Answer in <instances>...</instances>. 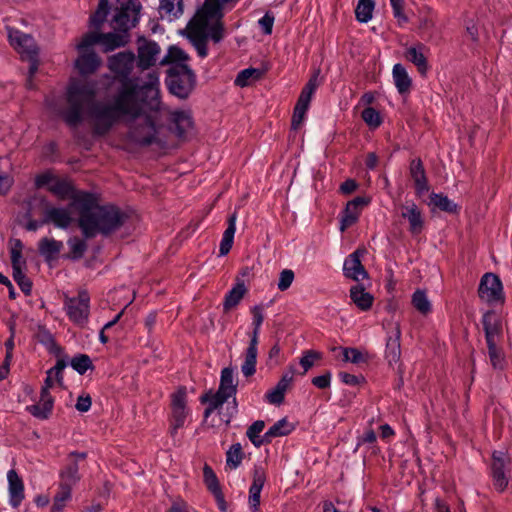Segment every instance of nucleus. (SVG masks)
I'll return each instance as SVG.
<instances>
[{
  "mask_svg": "<svg viewBox=\"0 0 512 512\" xmlns=\"http://www.w3.org/2000/svg\"><path fill=\"white\" fill-rule=\"evenodd\" d=\"M169 115L179 137L187 134L193 126L187 111L169 112L160 100V81L156 72H149L147 81L135 83L125 81L112 102H99L89 110L90 124L96 135H105L121 119L136 120L144 114Z\"/></svg>",
  "mask_w": 512,
  "mask_h": 512,
  "instance_id": "nucleus-1",
  "label": "nucleus"
},
{
  "mask_svg": "<svg viewBox=\"0 0 512 512\" xmlns=\"http://www.w3.org/2000/svg\"><path fill=\"white\" fill-rule=\"evenodd\" d=\"M49 191L60 200H71L70 207L77 212L78 226L86 238L108 235L119 229L126 215L113 205H99L96 195L76 191L67 179L56 178Z\"/></svg>",
  "mask_w": 512,
  "mask_h": 512,
  "instance_id": "nucleus-2",
  "label": "nucleus"
},
{
  "mask_svg": "<svg viewBox=\"0 0 512 512\" xmlns=\"http://www.w3.org/2000/svg\"><path fill=\"white\" fill-rule=\"evenodd\" d=\"M135 62V55L130 51L119 52L115 55H112L108 58V67L109 69L115 73L117 76L124 77L125 79L122 81L121 85L125 81H128L127 76L131 73ZM148 74L145 78H137L132 79L135 83H142L147 81ZM122 86L119 87L117 91L121 89ZM118 92H116L113 96H115ZM95 89L92 85L82 82V81H72L66 93V102L67 108L62 112V116L65 122L69 126H77L83 121L84 112L86 110V115L90 120L89 110L92 105L95 103H99L100 101H95ZM112 97L110 100H104L103 102H112Z\"/></svg>",
  "mask_w": 512,
  "mask_h": 512,
  "instance_id": "nucleus-3",
  "label": "nucleus"
},
{
  "mask_svg": "<svg viewBox=\"0 0 512 512\" xmlns=\"http://www.w3.org/2000/svg\"><path fill=\"white\" fill-rule=\"evenodd\" d=\"M237 2L238 0H205L202 9L189 22L186 28L187 37L201 58L208 55L209 38L214 43H219L224 38L222 18Z\"/></svg>",
  "mask_w": 512,
  "mask_h": 512,
  "instance_id": "nucleus-4",
  "label": "nucleus"
},
{
  "mask_svg": "<svg viewBox=\"0 0 512 512\" xmlns=\"http://www.w3.org/2000/svg\"><path fill=\"white\" fill-rule=\"evenodd\" d=\"M167 85L171 94L186 99L196 85V76L187 64L177 63L168 69Z\"/></svg>",
  "mask_w": 512,
  "mask_h": 512,
  "instance_id": "nucleus-5",
  "label": "nucleus"
},
{
  "mask_svg": "<svg viewBox=\"0 0 512 512\" xmlns=\"http://www.w3.org/2000/svg\"><path fill=\"white\" fill-rule=\"evenodd\" d=\"M237 391V383L234 381L233 369L227 367L221 372L220 385L216 393H206L201 397L202 402H207L208 406L204 411V417H209L212 412L218 409L227 401L228 398L234 396Z\"/></svg>",
  "mask_w": 512,
  "mask_h": 512,
  "instance_id": "nucleus-6",
  "label": "nucleus"
},
{
  "mask_svg": "<svg viewBox=\"0 0 512 512\" xmlns=\"http://www.w3.org/2000/svg\"><path fill=\"white\" fill-rule=\"evenodd\" d=\"M64 309L71 322L84 327L90 314V297L86 291H80L75 297H65Z\"/></svg>",
  "mask_w": 512,
  "mask_h": 512,
  "instance_id": "nucleus-7",
  "label": "nucleus"
},
{
  "mask_svg": "<svg viewBox=\"0 0 512 512\" xmlns=\"http://www.w3.org/2000/svg\"><path fill=\"white\" fill-rule=\"evenodd\" d=\"M141 10L140 2L117 0V7L112 19L114 29L126 32L136 25Z\"/></svg>",
  "mask_w": 512,
  "mask_h": 512,
  "instance_id": "nucleus-8",
  "label": "nucleus"
},
{
  "mask_svg": "<svg viewBox=\"0 0 512 512\" xmlns=\"http://www.w3.org/2000/svg\"><path fill=\"white\" fill-rule=\"evenodd\" d=\"M96 43L103 46L104 52L113 51L117 48L123 47L127 43V36L122 33H96L89 32L83 36L79 42V48L91 47Z\"/></svg>",
  "mask_w": 512,
  "mask_h": 512,
  "instance_id": "nucleus-9",
  "label": "nucleus"
},
{
  "mask_svg": "<svg viewBox=\"0 0 512 512\" xmlns=\"http://www.w3.org/2000/svg\"><path fill=\"white\" fill-rule=\"evenodd\" d=\"M188 415L186 388L180 387L171 395L170 432L172 435L184 426Z\"/></svg>",
  "mask_w": 512,
  "mask_h": 512,
  "instance_id": "nucleus-10",
  "label": "nucleus"
},
{
  "mask_svg": "<svg viewBox=\"0 0 512 512\" xmlns=\"http://www.w3.org/2000/svg\"><path fill=\"white\" fill-rule=\"evenodd\" d=\"M318 76L319 70L313 74V76L309 79L300 93L292 116L291 126L294 130H297L300 127L305 118V114L309 107L312 95L319 86Z\"/></svg>",
  "mask_w": 512,
  "mask_h": 512,
  "instance_id": "nucleus-11",
  "label": "nucleus"
},
{
  "mask_svg": "<svg viewBox=\"0 0 512 512\" xmlns=\"http://www.w3.org/2000/svg\"><path fill=\"white\" fill-rule=\"evenodd\" d=\"M142 120L143 124L131 126L130 138L141 145L160 143L161 140L158 137L159 129L156 127L157 116L146 115Z\"/></svg>",
  "mask_w": 512,
  "mask_h": 512,
  "instance_id": "nucleus-12",
  "label": "nucleus"
},
{
  "mask_svg": "<svg viewBox=\"0 0 512 512\" xmlns=\"http://www.w3.org/2000/svg\"><path fill=\"white\" fill-rule=\"evenodd\" d=\"M478 295L488 304L502 303L504 295L499 277L493 273H486L480 281Z\"/></svg>",
  "mask_w": 512,
  "mask_h": 512,
  "instance_id": "nucleus-13",
  "label": "nucleus"
},
{
  "mask_svg": "<svg viewBox=\"0 0 512 512\" xmlns=\"http://www.w3.org/2000/svg\"><path fill=\"white\" fill-rule=\"evenodd\" d=\"M72 209L74 210L70 205L68 207L46 205L42 223H52L57 228L67 229L74 222Z\"/></svg>",
  "mask_w": 512,
  "mask_h": 512,
  "instance_id": "nucleus-14",
  "label": "nucleus"
},
{
  "mask_svg": "<svg viewBox=\"0 0 512 512\" xmlns=\"http://www.w3.org/2000/svg\"><path fill=\"white\" fill-rule=\"evenodd\" d=\"M8 38L10 44L23 56L30 59L37 55L38 48L34 39L17 29H8Z\"/></svg>",
  "mask_w": 512,
  "mask_h": 512,
  "instance_id": "nucleus-15",
  "label": "nucleus"
},
{
  "mask_svg": "<svg viewBox=\"0 0 512 512\" xmlns=\"http://www.w3.org/2000/svg\"><path fill=\"white\" fill-rule=\"evenodd\" d=\"M137 50L138 66L142 69H148L155 65L161 51L156 42L146 39H139Z\"/></svg>",
  "mask_w": 512,
  "mask_h": 512,
  "instance_id": "nucleus-16",
  "label": "nucleus"
},
{
  "mask_svg": "<svg viewBox=\"0 0 512 512\" xmlns=\"http://www.w3.org/2000/svg\"><path fill=\"white\" fill-rule=\"evenodd\" d=\"M79 51V57L75 61V67L82 75H89L94 73L101 65V59L90 47L79 48V43L76 46Z\"/></svg>",
  "mask_w": 512,
  "mask_h": 512,
  "instance_id": "nucleus-17",
  "label": "nucleus"
},
{
  "mask_svg": "<svg viewBox=\"0 0 512 512\" xmlns=\"http://www.w3.org/2000/svg\"><path fill=\"white\" fill-rule=\"evenodd\" d=\"M365 253V249H357L346 258L343 266L344 275L346 277L355 281H360L367 278L368 274L361 263V256H363Z\"/></svg>",
  "mask_w": 512,
  "mask_h": 512,
  "instance_id": "nucleus-18",
  "label": "nucleus"
},
{
  "mask_svg": "<svg viewBox=\"0 0 512 512\" xmlns=\"http://www.w3.org/2000/svg\"><path fill=\"white\" fill-rule=\"evenodd\" d=\"M486 343H500L503 327L500 317L492 311L486 312L482 317Z\"/></svg>",
  "mask_w": 512,
  "mask_h": 512,
  "instance_id": "nucleus-19",
  "label": "nucleus"
},
{
  "mask_svg": "<svg viewBox=\"0 0 512 512\" xmlns=\"http://www.w3.org/2000/svg\"><path fill=\"white\" fill-rule=\"evenodd\" d=\"M508 463V457L503 451H495L492 455V476L496 489L503 491L508 485L505 467Z\"/></svg>",
  "mask_w": 512,
  "mask_h": 512,
  "instance_id": "nucleus-20",
  "label": "nucleus"
},
{
  "mask_svg": "<svg viewBox=\"0 0 512 512\" xmlns=\"http://www.w3.org/2000/svg\"><path fill=\"white\" fill-rule=\"evenodd\" d=\"M266 481V473L261 466H255L253 481L249 489L248 504L251 512L260 511V493Z\"/></svg>",
  "mask_w": 512,
  "mask_h": 512,
  "instance_id": "nucleus-21",
  "label": "nucleus"
},
{
  "mask_svg": "<svg viewBox=\"0 0 512 512\" xmlns=\"http://www.w3.org/2000/svg\"><path fill=\"white\" fill-rule=\"evenodd\" d=\"M85 453H71L68 458V463L65 468L60 472V484L67 487H73L79 480L78 473V459H85Z\"/></svg>",
  "mask_w": 512,
  "mask_h": 512,
  "instance_id": "nucleus-22",
  "label": "nucleus"
},
{
  "mask_svg": "<svg viewBox=\"0 0 512 512\" xmlns=\"http://www.w3.org/2000/svg\"><path fill=\"white\" fill-rule=\"evenodd\" d=\"M401 216L408 220L409 230L412 234H419L424 225L422 213L414 202H406L401 205Z\"/></svg>",
  "mask_w": 512,
  "mask_h": 512,
  "instance_id": "nucleus-23",
  "label": "nucleus"
},
{
  "mask_svg": "<svg viewBox=\"0 0 512 512\" xmlns=\"http://www.w3.org/2000/svg\"><path fill=\"white\" fill-rule=\"evenodd\" d=\"M392 330L391 335L387 338L386 343V359L389 364L397 363L400 360L401 356V347H400V338H401V329L400 324L395 322L391 323Z\"/></svg>",
  "mask_w": 512,
  "mask_h": 512,
  "instance_id": "nucleus-24",
  "label": "nucleus"
},
{
  "mask_svg": "<svg viewBox=\"0 0 512 512\" xmlns=\"http://www.w3.org/2000/svg\"><path fill=\"white\" fill-rule=\"evenodd\" d=\"M9 484L10 503L13 507H18L24 499V484L15 470H9L7 473Z\"/></svg>",
  "mask_w": 512,
  "mask_h": 512,
  "instance_id": "nucleus-25",
  "label": "nucleus"
},
{
  "mask_svg": "<svg viewBox=\"0 0 512 512\" xmlns=\"http://www.w3.org/2000/svg\"><path fill=\"white\" fill-rule=\"evenodd\" d=\"M54 400L50 393L41 391L38 403L27 406V411L38 419H47L52 412Z\"/></svg>",
  "mask_w": 512,
  "mask_h": 512,
  "instance_id": "nucleus-26",
  "label": "nucleus"
},
{
  "mask_svg": "<svg viewBox=\"0 0 512 512\" xmlns=\"http://www.w3.org/2000/svg\"><path fill=\"white\" fill-rule=\"evenodd\" d=\"M66 367V362L62 359L58 360L56 365L47 371V377L41 391L49 393V390L54 388L56 385H63L62 372Z\"/></svg>",
  "mask_w": 512,
  "mask_h": 512,
  "instance_id": "nucleus-27",
  "label": "nucleus"
},
{
  "mask_svg": "<svg viewBox=\"0 0 512 512\" xmlns=\"http://www.w3.org/2000/svg\"><path fill=\"white\" fill-rule=\"evenodd\" d=\"M410 174L414 181L416 192L422 194L428 190L427 179L421 160L414 159L410 164Z\"/></svg>",
  "mask_w": 512,
  "mask_h": 512,
  "instance_id": "nucleus-28",
  "label": "nucleus"
},
{
  "mask_svg": "<svg viewBox=\"0 0 512 512\" xmlns=\"http://www.w3.org/2000/svg\"><path fill=\"white\" fill-rule=\"evenodd\" d=\"M350 298L353 303L361 310H369L373 304V296L366 292L363 286L355 285L350 289Z\"/></svg>",
  "mask_w": 512,
  "mask_h": 512,
  "instance_id": "nucleus-29",
  "label": "nucleus"
},
{
  "mask_svg": "<svg viewBox=\"0 0 512 512\" xmlns=\"http://www.w3.org/2000/svg\"><path fill=\"white\" fill-rule=\"evenodd\" d=\"M392 74L398 92L400 94L408 93L411 89L412 80L409 77L406 68L402 64H395Z\"/></svg>",
  "mask_w": 512,
  "mask_h": 512,
  "instance_id": "nucleus-30",
  "label": "nucleus"
},
{
  "mask_svg": "<svg viewBox=\"0 0 512 512\" xmlns=\"http://www.w3.org/2000/svg\"><path fill=\"white\" fill-rule=\"evenodd\" d=\"M247 292V288L242 280H237L235 286L227 293L223 303L224 311H229L236 307L244 295Z\"/></svg>",
  "mask_w": 512,
  "mask_h": 512,
  "instance_id": "nucleus-31",
  "label": "nucleus"
},
{
  "mask_svg": "<svg viewBox=\"0 0 512 512\" xmlns=\"http://www.w3.org/2000/svg\"><path fill=\"white\" fill-rule=\"evenodd\" d=\"M236 220H237L236 213H233L228 219V227L224 231L223 237H222V240L220 243L219 252H220L221 256L226 255L230 251V249L233 245L234 234L236 231Z\"/></svg>",
  "mask_w": 512,
  "mask_h": 512,
  "instance_id": "nucleus-32",
  "label": "nucleus"
},
{
  "mask_svg": "<svg viewBox=\"0 0 512 512\" xmlns=\"http://www.w3.org/2000/svg\"><path fill=\"white\" fill-rule=\"evenodd\" d=\"M294 430V425L290 423L286 418H282L274 423L265 432V441L270 443L273 438L282 437L290 434Z\"/></svg>",
  "mask_w": 512,
  "mask_h": 512,
  "instance_id": "nucleus-33",
  "label": "nucleus"
},
{
  "mask_svg": "<svg viewBox=\"0 0 512 512\" xmlns=\"http://www.w3.org/2000/svg\"><path fill=\"white\" fill-rule=\"evenodd\" d=\"M424 46L420 44L418 48L410 47L406 51V58L411 61L418 69L421 75H425L428 70V63L422 50Z\"/></svg>",
  "mask_w": 512,
  "mask_h": 512,
  "instance_id": "nucleus-34",
  "label": "nucleus"
},
{
  "mask_svg": "<svg viewBox=\"0 0 512 512\" xmlns=\"http://www.w3.org/2000/svg\"><path fill=\"white\" fill-rule=\"evenodd\" d=\"M159 12L169 20L179 17L183 13L182 0H160Z\"/></svg>",
  "mask_w": 512,
  "mask_h": 512,
  "instance_id": "nucleus-35",
  "label": "nucleus"
},
{
  "mask_svg": "<svg viewBox=\"0 0 512 512\" xmlns=\"http://www.w3.org/2000/svg\"><path fill=\"white\" fill-rule=\"evenodd\" d=\"M63 248V243L53 238H42L38 243V249L41 255L47 260L52 259Z\"/></svg>",
  "mask_w": 512,
  "mask_h": 512,
  "instance_id": "nucleus-36",
  "label": "nucleus"
},
{
  "mask_svg": "<svg viewBox=\"0 0 512 512\" xmlns=\"http://www.w3.org/2000/svg\"><path fill=\"white\" fill-rule=\"evenodd\" d=\"M263 75V71L257 68H247L242 70L235 79V84L245 87L259 80Z\"/></svg>",
  "mask_w": 512,
  "mask_h": 512,
  "instance_id": "nucleus-37",
  "label": "nucleus"
},
{
  "mask_svg": "<svg viewBox=\"0 0 512 512\" xmlns=\"http://www.w3.org/2000/svg\"><path fill=\"white\" fill-rule=\"evenodd\" d=\"M264 428L265 422L262 420H257L247 429L246 435L256 447H260L263 444H268V441H265V434L260 437V433L264 430Z\"/></svg>",
  "mask_w": 512,
  "mask_h": 512,
  "instance_id": "nucleus-38",
  "label": "nucleus"
},
{
  "mask_svg": "<svg viewBox=\"0 0 512 512\" xmlns=\"http://www.w3.org/2000/svg\"><path fill=\"white\" fill-rule=\"evenodd\" d=\"M412 305L418 312L423 315L430 313L432 309L431 302L429 301L426 292L420 289L413 293Z\"/></svg>",
  "mask_w": 512,
  "mask_h": 512,
  "instance_id": "nucleus-39",
  "label": "nucleus"
},
{
  "mask_svg": "<svg viewBox=\"0 0 512 512\" xmlns=\"http://www.w3.org/2000/svg\"><path fill=\"white\" fill-rule=\"evenodd\" d=\"M375 2L373 0H359L355 15L359 22L366 23L372 18Z\"/></svg>",
  "mask_w": 512,
  "mask_h": 512,
  "instance_id": "nucleus-40",
  "label": "nucleus"
},
{
  "mask_svg": "<svg viewBox=\"0 0 512 512\" xmlns=\"http://www.w3.org/2000/svg\"><path fill=\"white\" fill-rule=\"evenodd\" d=\"M188 60L189 56L185 51H183L181 48L177 46H172L168 50L167 55L161 60L160 63L162 65L171 64L172 66L177 63L186 64Z\"/></svg>",
  "mask_w": 512,
  "mask_h": 512,
  "instance_id": "nucleus-41",
  "label": "nucleus"
},
{
  "mask_svg": "<svg viewBox=\"0 0 512 512\" xmlns=\"http://www.w3.org/2000/svg\"><path fill=\"white\" fill-rule=\"evenodd\" d=\"M204 482L207 488L218 498L221 497V489L216 474L213 469L205 465L203 468Z\"/></svg>",
  "mask_w": 512,
  "mask_h": 512,
  "instance_id": "nucleus-42",
  "label": "nucleus"
},
{
  "mask_svg": "<svg viewBox=\"0 0 512 512\" xmlns=\"http://www.w3.org/2000/svg\"><path fill=\"white\" fill-rule=\"evenodd\" d=\"M11 264L13 268L24 267L26 262L22 258L23 244L19 239L10 240Z\"/></svg>",
  "mask_w": 512,
  "mask_h": 512,
  "instance_id": "nucleus-43",
  "label": "nucleus"
},
{
  "mask_svg": "<svg viewBox=\"0 0 512 512\" xmlns=\"http://www.w3.org/2000/svg\"><path fill=\"white\" fill-rule=\"evenodd\" d=\"M243 452L239 443L233 444L226 453V465L230 469H236L242 462Z\"/></svg>",
  "mask_w": 512,
  "mask_h": 512,
  "instance_id": "nucleus-44",
  "label": "nucleus"
},
{
  "mask_svg": "<svg viewBox=\"0 0 512 512\" xmlns=\"http://www.w3.org/2000/svg\"><path fill=\"white\" fill-rule=\"evenodd\" d=\"M71 491V487L59 485V491L55 495L52 505L53 512H60L64 508L66 502L71 498Z\"/></svg>",
  "mask_w": 512,
  "mask_h": 512,
  "instance_id": "nucleus-45",
  "label": "nucleus"
},
{
  "mask_svg": "<svg viewBox=\"0 0 512 512\" xmlns=\"http://www.w3.org/2000/svg\"><path fill=\"white\" fill-rule=\"evenodd\" d=\"M258 350L247 349L245 353V360L241 366V371L244 376H252L256 371Z\"/></svg>",
  "mask_w": 512,
  "mask_h": 512,
  "instance_id": "nucleus-46",
  "label": "nucleus"
},
{
  "mask_svg": "<svg viewBox=\"0 0 512 512\" xmlns=\"http://www.w3.org/2000/svg\"><path fill=\"white\" fill-rule=\"evenodd\" d=\"M360 213L361 212L358 211L357 209H355V207L352 208L351 206H349L347 204L345 207V210L343 211L342 216H341L340 230L343 232L347 228L352 226L354 223H356V221L359 218Z\"/></svg>",
  "mask_w": 512,
  "mask_h": 512,
  "instance_id": "nucleus-47",
  "label": "nucleus"
},
{
  "mask_svg": "<svg viewBox=\"0 0 512 512\" xmlns=\"http://www.w3.org/2000/svg\"><path fill=\"white\" fill-rule=\"evenodd\" d=\"M431 203L441 209L442 211L453 213L457 210V205L452 202L448 197L442 194H433L431 196Z\"/></svg>",
  "mask_w": 512,
  "mask_h": 512,
  "instance_id": "nucleus-48",
  "label": "nucleus"
},
{
  "mask_svg": "<svg viewBox=\"0 0 512 512\" xmlns=\"http://www.w3.org/2000/svg\"><path fill=\"white\" fill-rule=\"evenodd\" d=\"M109 9L108 0H99L98 8L96 12L91 16L90 22L96 28L100 27L105 21Z\"/></svg>",
  "mask_w": 512,
  "mask_h": 512,
  "instance_id": "nucleus-49",
  "label": "nucleus"
},
{
  "mask_svg": "<svg viewBox=\"0 0 512 512\" xmlns=\"http://www.w3.org/2000/svg\"><path fill=\"white\" fill-rule=\"evenodd\" d=\"M490 362L495 369L503 368L504 356L499 343L487 344Z\"/></svg>",
  "mask_w": 512,
  "mask_h": 512,
  "instance_id": "nucleus-50",
  "label": "nucleus"
},
{
  "mask_svg": "<svg viewBox=\"0 0 512 512\" xmlns=\"http://www.w3.org/2000/svg\"><path fill=\"white\" fill-rule=\"evenodd\" d=\"M68 245L70 247L71 257L73 259L81 258L87 249L86 242L78 237L70 238L68 240Z\"/></svg>",
  "mask_w": 512,
  "mask_h": 512,
  "instance_id": "nucleus-51",
  "label": "nucleus"
},
{
  "mask_svg": "<svg viewBox=\"0 0 512 512\" xmlns=\"http://www.w3.org/2000/svg\"><path fill=\"white\" fill-rule=\"evenodd\" d=\"M23 267L19 268H13V278L21 288V290L26 294L29 295L32 288L31 281L25 276V274L22 271Z\"/></svg>",
  "mask_w": 512,
  "mask_h": 512,
  "instance_id": "nucleus-52",
  "label": "nucleus"
},
{
  "mask_svg": "<svg viewBox=\"0 0 512 512\" xmlns=\"http://www.w3.org/2000/svg\"><path fill=\"white\" fill-rule=\"evenodd\" d=\"M361 116L363 121L372 128H377L382 122L379 112L372 107L365 108Z\"/></svg>",
  "mask_w": 512,
  "mask_h": 512,
  "instance_id": "nucleus-53",
  "label": "nucleus"
},
{
  "mask_svg": "<svg viewBox=\"0 0 512 512\" xmlns=\"http://www.w3.org/2000/svg\"><path fill=\"white\" fill-rule=\"evenodd\" d=\"M71 366L78 373L84 374L92 366L91 359L88 355L80 354L71 360Z\"/></svg>",
  "mask_w": 512,
  "mask_h": 512,
  "instance_id": "nucleus-54",
  "label": "nucleus"
},
{
  "mask_svg": "<svg viewBox=\"0 0 512 512\" xmlns=\"http://www.w3.org/2000/svg\"><path fill=\"white\" fill-rule=\"evenodd\" d=\"M294 272L291 269H284L280 272L277 287L280 291H286L294 281Z\"/></svg>",
  "mask_w": 512,
  "mask_h": 512,
  "instance_id": "nucleus-55",
  "label": "nucleus"
},
{
  "mask_svg": "<svg viewBox=\"0 0 512 512\" xmlns=\"http://www.w3.org/2000/svg\"><path fill=\"white\" fill-rule=\"evenodd\" d=\"M321 358V354L319 352L309 350L304 353V355L300 359V365L303 367L305 374L315 363L316 360Z\"/></svg>",
  "mask_w": 512,
  "mask_h": 512,
  "instance_id": "nucleus-56",
  "label": "nucleus"
},
{
  "mask_svg": "<svg viewBox=\"0 0 512 512\" xmlns=\"http://www.w3.org/2000/svg\"><path fill=\"white\" fill-rule=\"evenodd\" d=\"M342 354L346 362L358 364L365 360L364 355L356 348H343Z\"/></svg>",
  "mask_w": 512,
  "mask_h": 512,
  "instance_id": "nucleus-57",
  "label": "nucleus"
},
{
  "mask_svg": "<svg viewBox=\"0 0 512 512\" xmlns=\"http://www.w3.org/2000/svg\"><path fill=\"white\" fill-rule=\"evenodd\" d=\"M393 8L394 17L397 19L399 25H404L408 22L407 16L403 12L404 0H390Z\"/></svg>",
  "mask_w": 512,
  "mask_h": 512,
  "instance_id": "nucleus-58",
  "label": "nucleus"
},
{
  "mask_svg": "<svg viewBox=\"0 0 512 512\" xmlns=\"http://www.w3.org/2000/svg\"><path fill=\"white\" fill-rule=\"evenodd\" d=\"M251 314L253 316L252 326L255 330H260L261 325L264 321V309L262 305H255L251 308Z\"/></svg>",
  "mask_w": 512,
  "mask_h": 512,
  "instance_id": "nucleus-59",
  "label": "nucleus"
},
{
  "mask_svg": "<svg viewBox=\"0 0 512 512\" xmlns=\"http://www.w3.org/2000/svg\"><path fill=\"white\" fill-rule=\"evenodd\" d=\"M294 377V369L291 367L289 371L285 372L279 382L277 383L276 387L278 390H281L282 392L286 393L287 389L291 385Z\"/></svg>",
  "mask_w": 512,
  "mask_h": 512,
  "instance_id": "nucleus-60",
  "label": "nucleus"
},
{
  "mask_svg": "<svg viewBox=\"0 0 512 512\" xmlns=\"http://www.w3.org/2000/svg\"><path fill=\"white\" fill-rule=\"evenodd\" d=\"M285 393L275 386L272 390L268 391L265 395L266 400L271 404L279 405L284 401Z\"/></svg>",
  "mask_w": 512,
  "mask_h": 512,
  "instance_id": "nucleus-61",
  "label": "nucleus"
},
{
  "mask_svg": "<svg viewBox=\"0 0 512 512\" xmlns=\"http://www.w3.org/2000/svg\"><path fill=\"white\" fill-rule=\"evenodd\" d=\"M13 183L14 179L11 175L8 173H2L0 175V194H7L10 191Z\"/></svg>",
  "mask_w": 512,
  "mask_h": 512,
  "instance_id": "nucleus-62",
  "label": "nucleus"
},
{
  "mask_svg": "<svg viewBox=\"0 0 512 512\" xmlns=\"http://www.w3.org/2000/svg\"><path fill=\"white\" fill-rule=\"evenodd\" d=\"M57 177L51 173H43L36 177L35 184L38 188L47 186V189H50L51 183L55 181Z\"/></svg>",
  "mask_w": 512,
  "mask_h": 512,
  "instance_id": "nucleus-63",
  "label": "nucleus"
},
{
  "mask_svg": "<svg viewBox=\"0 0 512 512\" xmlns=\"http://www.w3.org/2000/svg\"><path fill=\"white\" fill-rule=\"evenodd\" d=\"M330 382H331V373L330 372H326L325 374L314 377L312 379V384L319 389L328 388L330 386Z\"/></svg>",
  "mask_w": 512,
  "mask_h": 512,
  "instance_id": "nucleus-64",
  "label": "nucleus"
}]
</instances>
